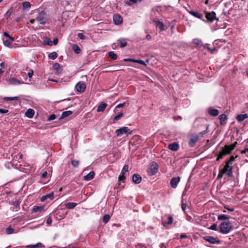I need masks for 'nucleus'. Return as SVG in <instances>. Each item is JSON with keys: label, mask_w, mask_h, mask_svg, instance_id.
<instances>
[{"label": "nucleus", "mask_w": 248, "mask_h": 248, "mask_svg": "<svg viewBox=\"0 0 248 248\" xmlns=\"http://www.w3.org/2000/svg\"><path fill=\"white\" fill-rule=\"evenodd\" d=\"M79 162L78 160L74 159L71 161V164L74 168L78 167L79 165Z\"/></svg>", "instance_id": "nucleus-41"}, {"label": "nucleus", "mask_w": 248, "mask_h": 248, "mask_svg": "<svg viewBox=\"0 0 248 248\" xmlns=\"http://www.w3.org/2000/svg\"><path fill=\"white\" fill-rule=\"evenodd\" d=\"M189 14L194 17H196L200 19H202H202L203 17V15L200 13H199L197 11H191L189 12Z\"/></svg>", "instance_id": "nucleus-21"}, {"label": "nucleus", "mask_w": 248, "mask_h": 248, "mask_svg": "<svg viewBox=\"0 0 248 248\" xmlns=\"http://www.w3.org/2000/svg\"><path fill=\"white\" fill-rule=\"evenodd\" d=\"M57 57L58 55L56 52H51L48 55V58L51 60H55Z\"/></svg>", "instance_id": "nucleus-36"}, {"label": "nucleus", "mask_w": 248, "mask_h": 248, "mask_svg": "<svg viewBox=\"0 0 248 248\" xmlns=\"http://www.w3.org/2000/svg\"><path fill=\"white\" fill-rule=\"evenodd\" d=\"M52 221L51 217H49L47 218V220H46V223H47V224L50 225V224H51Z\"/></svg>", "instance_id": "nucleus-55"}, {"label": "nucleus", "mask_w": 248, "mask_h": 248, "mask_svg": "<svg viewBox=\"0 0 248 248\" xmlns=\"http://www.w3.org/2000/svg\"><path fill=\"white\" fill-rule=\"evenodd\" d=\"M204 48L207 49L210 51L213 52V51H215L216 50V47L214 46L212 48H210L208 46V44H206L204 46Z\"/></svg>", "instance_id": "nucleus-46"}, {"label": "nucleus", "mask_w": 248, "mask_h": 248, "mask_svg": "<svg viewBox=\"0 0 248 248\" xmlns=\"http://www.w3.org/2000/svg\"><path fill=\"white\" fill-rule=\"evenodd\" d=\"M19 99L18 97L15 96L13 97H5L3 98L4 101H12V100H17Z\"/></svg>", "instance_id": "nucleus-40"}, {"label": "nucleus", "mask_w": 248, "mask_h": 248, "mask_svg": "<svg viewBox=\"0 0 248 248\" xmlns=\"http://www.w3.org/2000/svg\"><path fill=\"white\" fill-rule=\"evenodd\" d=\"M155 23L156 27H158L160 29V31H162L165 30V25L163 23V22H162L158 20H155Z\"/></svg>", "instance_id": "nucleus-23"}, {"label": "nucleus", "mask_w": 248, "mask_h": 248, "mask_svg": "<svg viewBox=\"0 0 248 248\" xmlns=\"http://www.w3.org/2000/svg\"><path fill=\"white\" fill-rule=\"evenodd\" d=\"M247 152H248V148H246L243 150L241 151V153L242 154H245V153H246Z\"/></svg>", "instance_id": "nucleus-64"}, {"label": "nucleus", "mask_w": 248, "mask_h": 248, "mask_svg": "<svg viewBox=\"0 0 248 248\" xmlns=\"http://www.w3.org/2000/svg\"><path fill=\"white\" fill-rule=\"evenodd\" d=\"M236 144L237 142H235L231 145H226L222 149L221 151L219 152L217 160L219 161L220 159L222 158L224 156L230 154L235 147Z\"/></svg>", "instance_id": "nucleus-1"}, {"label": "nucleus", "mask_w": 248, "mask_h": 248, "mask_svg": "<svg viewBox=\"0 0 248 248\" xmlns=\"http://www.w3.org/2000/svg\"><path fill=\"white\" fill-rule=\"evenodd\" d=\"M134 62H136V63H140L141 65H146V63L143 60H135L134 59Z\"/></svg>", "instance_id": "nucleus-45"}, {"label": "nucleus", "mask_w": 248, "mask_h": 248, "mask_svg": "<svg viewBox=\"0 0 248 248\" xmlns=\"http://www.w3.org/2000/svg\"><path fill=\"white\" fill-rule=\"evenodd\" d=\"M234 157L233 156H231L230 158V159L228 160L226 163H227L229 164H232V163L234 160Z\"/></svg>", "instance_id": "nucleus-50"}, {"label": "nucleus", "mask_w": 248, "mask_h": 248, "mask_svg": "<svg viewBox=\"0 0 248 248\" xmlns=\"http://www.w3.org/2000/svg\"><path fill=\"white\" fill-rule=\"evenodd\" d=\"M193 43L197 46L202 45V41L198 39H194L193 40Z\"/></svg>", "instance_id": "nucleus-43"}, {"label": "nucleus", "mask_w": 248, "mask_h": 248, "mask_svg": "<svg viewBox=\"0 0 248 248\" xmlns=\"http://www.w3.org/2000/svg\"><path fill=\"white\" fill-rule=\"evenodd\" d=\"M168 221H162V224L164 227H166L167 225L171 224L173 222V217L171 216L168 215Z\"/></svg>", "instance_id": "nucleus-25"}, {"label": "nucleus", "mask_w": 248, "mask_h": 248, "mask_svg": "<svg viewBox=\"0 0 248 248\" xmlns=\"http://www.w3.org/2000/svg\"><path fill=\"white\" fill-rule=\"evenodd\" d=\"M44 211V207L43 206H34L32 209V213L43 212Z\"/></svg>", "instance_id": "nucleus-20"}, {"label": "nucleus", "mask_w": 248, "mask_h": 248, "mask_svg": "<svg viewBox=\"0 0 248 248\" xmlns=\"http://www.w3.org/2000/svg\"><path fill=\"white\" fill-rule=\"evenodd\" d=\"M52 42V45L53 44L54 45H56L58 43V38H55L53 40V42Z\"/></svg>", "instance_id": "nucleus-59"}, {"label": "nucleus", "mask_w": 248, "mask_h": 248, "mask_svg": "<svg viewBox=\"0 0 248 248\" xmlns=\"http://www.w3.org/2000/svg\"><path fill=\"white\" fill-rule=\"evenodd\" d=\"M56 118V115L55 114L50 115L48 118V121H52L54 120Z\"/></svg>", "instance_id": "nucleus-52"}, {"label": "nucleus", "mask_w": 248, "mask_h": 248, "mask_svg": "<svg viewBox=\"0 0 248 248\" xmlns=\"http://www.w3.org/2000/svg\"><path fill=\"white\" fill-rule=\"evenodd\" d=\"M113 21L116 25H120L123 22V18L119 15H114L113 16Z\"/></svg>", "instance_id": "nucleus-13"}, {"label": "nucleus", "mask_w": 248, "mask_h": 248, "mask_svg": "<svg viewBox=\"0 0 248 248\" xmlns=\"http://www.w3.org/2000/svg\"><path fill=\"white\" fill-rule=\"evenodd\" d=\"M199 136L197 135H191L188 142L189 146L193 147L195 146L196 143L199 140Z\"/></svg>", "instance_id": "nucleus-9"}, {"label": "nucleus", "mask_w": 248, "mask_h": 248, "mask_svg": "<svg viewBox=\"0 0 248 248\" xmlns=\"http://www.w3.org/2000/svg\"><path fill=\"white\" fill-rule=\"evenodd\" d=\"M224 174V173H222L221 170H219L217 178L218 179H221L223 177Z\"/></svg>", "instance_id": "nucleus-57"}, {"label": "nucleus", "mask_w": 248, "mask_h": 248, "mask_svg": "<svg viewBox=\"0 0 248 248\" xmlns=\"http://www.w3.org/2000/svg\"><path fill=\"white\" fill-rule=\"evenodd\" d=\"M158 166L155 162H153L147 170L148 175L152 176L155 175L158 170Z\"/></svg>", "instance_id": "nucleus-5"}, {"label": "nucleus", "mask_w": 248, "mask_h": 248, "mask_svg": "<svg viewBox=\"0 0 248 248\" xmlns=\"http://www.w3.org/2000/svg\"><path fill=\"white\" fill-rule=\"evenodd\" d=\"M205 17L207 20L209 22H213L215 20H218L217 18L216 17V14L215 12L212 11L211 12H204Z\"/></svg>", "instance_id": "nucleus-6"}, {"label": "nucleus", "mask_w": 248, "mask_h": 248, "mask_svg": "<svg viewBox=\"0 0 248 248\" xmlns=\"http://www.w3.org/2000/svg\"><path fill=\"white\" fill-rule=\"evenodd\" d=\"M8 112V109L0 108V113H2V114L6 113Z\"/></svg>", "instance_id": "nucleus-56"}, {"label": "nucleus", "mask_w": 248, "mask_h": 248, "mask_svg": "<svg viewBox=\"0 0 248 248\" xmlns=\"http://www.w3.org/2000/svg\"><path fill=\"white\" fill-rule=\"evenodd\" d=\"M141 180L142 178L139 174H134L132 176V181L135 184H140Z\"/></svg>", "instance_id": "nucleus-16"}, {"label": "nucleus", "mask_w": 248, "mask_h": 248, "mask_svg": "<svg viewBox=\"0 0 248 248\" xmlns=\"http://www.w3.org/2000/svg\"><path fill=\"white\" fill-rule=\"evenodd\" d=\"M123 61L124 62H134V59H124Z\"/></svg>", "instance_id": "nucleus-60"}, {"label": "nucleus", "mask_w": 248, "mask_h": 248, "mask_svg": "<svg viewBox=\"0 0 248 248\" xmlns=\"http://www.w3.org/2000/svg\"><path fill=\"white\" fill-rule=\"evenodd\" d=\"M53 68L54 70L56 71V73L57 74H59L62 73V67L60 65V64L58 63H55L53 65Z\"/></svg>", "instance_id": "nucleus-18"}, {"label": "nucleus", "mask_w": 248, "mask_h": 248, "mask_svg": "<svg viewBox=\"0 0 248 248\" xmlns=\"http://www.w3.org/2000/svg\"><path fill=\"white\" fill-rule=\"evenodd\" d=\"M128 168H129L128 165H125L123 168V169L121 171V174H124L125 172H127L128 171Z\"/></svg>", "instance_id": "nucleus-44"}, {"label": "nucleus", "mask_w": 248, "mask_h": 248, "mask_svg": "<svg viewBox=\"0 0 248 248\" xmlns=\"http://www.w3.org/2000/svg\"><path fill=\"white\" fill-rule=\"evenodd\" d=\"M76 88L78 92L83 93L85 90L86 85L83 83L79 82L76 84Z\"/></svg>", "instance_id": "nucleus-12"}, {"label": "nucleus", "mask_w": 248, "mask_h": 248, "mask_svg": "<svg viewBox=\"0 0 248 248\" xmlns=\"http://www.w3.org/2000/svg\"><path fill=\"white\" fill-rule=\"evenodd\" d=\"M72 49L76 54L80 53L81 50L79 47L76 44L73 45Z\"/></svg>", "instance_id": "nucleus-35"}, {"label": "nucleus", "mask_w": 248, "mask_h": 248, "mask_svg": "<svg viewBox=\"0 0 248 248\" xmlns=\"http://www.w3.org/2000/svg\"><path fill=\"white\" fill-rule=\"evenodd\" d=\"M22 219H23V217H18L15 218V219L16 220L18 221H22Z\"/></svg>", "instance_id": "nucleus-62"}, {"label": "nucleus", "mask_w": 248, "mask_h": 248, "mask_svg": "<svg viewBox=\"0 0 248 248\" xmlns=\"http://www.w3.org/2000/svg\"><path fill=\"white\" fill-rule=\"evenodd\" d=\"M31 3L29 1L22 2V6L24 9H29L31 8Z\"/></svg>", "instance_id": "nucleus-38"}, {"label": "nucleus", "mask_w": 248, "mask_h": 248, "mask_svg": "<svg viewBox=\"0 0 248 248\" xmlns=\"http://www.w3.org/2000/svg\"><path fill=\"white\" fill-rule=\"evenodd\" d=\"M72 113H73L72 111L71 110H67V111H64L62 113V114L60 118V119H62L65 117H68L69 116L71 115L72 114Z\"/></svg>", "instance_id": "nucleus-29"}, {"label": "nucleus", "mask_w": 248, "mask_h": 248, "mask_svg": "<svg viewBox=\"0 0 248 248\" xmlns=\"http://www.w3.org/2000/svg\"><path fill=\"white\" fill-rule=\"evenodd\" d=\"M209 229L217 231V225L215 223L213 224L210 227Z\"/></svg>", "instance_id": "nucleus-49"}, {"label": "nucleus", "mask_w": 248, "mask_h": 248, "mask_svg": "<svg viewBox=\"0 0 248 248\" xmlns=\"http://www.w3.org/2000/svg\"><path fill=\"white\" fill-rule=\"evenodd\" d=\"M219 119L220 124L224 125L227 123L228 118L226 115L222 114L219 116Z\"/></svg>", "instance_id": "nucleus-15"}, {"label": "nucleus", "mask_w": 248, "mask_h": 248, "mask_svg": "<svg viewBox=\"0 0 248 248\" xmlns=\"http://www.w3.org/2000/svg\"><path fill=\"white\" fill-rule=\"evenodd\" d=\"M78 36L80 39H84L85 38V35L82 33H78Z\"/></svg>", "instance_id": "nucleus-53"}, {"label": "nucleus", "mask_w": 248, "mask_h": 248, "mask_svg": "<svg viewBox=\"0 0 248 248\" xmlns=\"http://www.w3.org/2000/svg\"><path fill=\"white\" fill-rule=\"evenodd\" d=\"M160 248H167V245L164 243H161L160 245Z\"/></svg>", "instance_id": "nucleus-63"}, {"label": "nucleus", "mask_w": 248, "mask_h": 248, "mask_svg": "<svg viewBox=\"0 0 248 248\" xmlns=\"http://www.w3.org/2000/svg\"><path fill=\"white\" fill-rule=\"evenodd\" d=\"M232 166H230V164L226 163L224 168L221 170L222 173H227L228 176H231L232 175Z\"/></svg>", "instance_id": "nucleus-8"}, {"label": "nucleus", "mask_w": 248, "mask_h": 248, "mask_svg": "<svg viewBox=\"0 0 248 248\" xmlns=\"http://www.w3.org/2000/svg\"><path fill=\"white\" fill-rule=\"evenodd\" d=\"M7 81L11 85H16L21 83V82L19 80L17 79L14 78H10L7 80Z\"/></svg>", "instance_id": "nucleus-19"}, {"label": "nucleus", "mask_w": 248, "mask_h": 248, "mask_svg": "<svg viewBox=\"0 0 248 248\" xmlns=\"http://www.w3.org/2000/svg\"><path fill=\"white\" fill-rule=\"evenodd\" d=\"M54 198L53 192H51L49 194H47L46 195L42 196L41 198L42 202L45 201L47 198H49L50 200H53Z\"/></svg>", "instance_id": "nucleus-24"}, {"label": "nucleus", "mask_w": 248, "mask_h": 248, "mask_svg": "<svg viewBox=\"0 0 248 248\" xmlns=\"http://www.w3.org/2000/svg\"><path fill=\"white\" fill-rule=\"evenodd\" d=\"M125 179V177L124 174H121L119 175L118 180L119 181L124 182Z\"/></svg>", "instance_id": "nucleus-48"}, {"label": "nucleus", "mask_w": 248, "mask_h": 248, "mask_svg": "<svg viewBox=\"0 0 248 248\" xmlns=\"http://www.w3.org/2000/svg\"><path fill=\"white\" fill-rule=\"evenodd\" d=\"M247 118H248V115L247 114H239L236 117V120L238 122H241Z\"/></svg>", "instance_id": "nucleus-27"}, {"label": "nucleus", "mask_w": 248, "mask_h": 248, "mask_svg": "<svg viewBox=\"0 0 248 248\" xmlns=\"http://www.w3.org/2000/svg\"><path fill=\"white\" fill-rule=\"evenodd\" d=\"M16 232L17 231H15L13 228H12L10 226L5 230V233L6 234H11L13 233H16Z\"/></svg>", "instance_id": "nucleus-31"}, {"label": "nucleus", "mask_w": 248, "mask_h": 248, "mask_svg": "<svg viewBox=\"0 0 248 248\" xmlns=\"http://www.w3.org/2000/svg\"><path fill=\"white\" fill-rule=\"evenodd\" d=\"M107 105L105 103H101L99 106L97 108V111L98 112H102L103 111L105 108H106Z\"/></svg>", "instance_id": "nucleus-30"}, {"label": "nucleus", "mask_w": 248, "mask_h": 248, "mask_svg": "<svg viewBox=\"0 0 248 248\" xmlns=\"http://www.w3.org/2000/svg\"><path fill=\"white\" fill-rule=\"evenodd\" d=\"M108 55L112 60H116L117 58V55L113 51H110L108 53Z\"/></svg>", "instance_id": "nucleus-37"}, {"label": "nucleus", "mask_w": 248, "mask_h": 248, "mask_svg": "<svg viewBox=\"0 0 248 248\" xmlns=\"http://www.w3.org/2000/svg\"><path fill=\"white\" fill-rule=\"evenodd\" d=\"M94 172L93 171H90L87 175L84 176V180L85 181L91 180L94 178Z\"/></svg>", "instance_id": "nucleus-22"}, {"label": "nucleus", "mask_w": 248, "mask_h": 248, "mask_svg": "<svg viewBox=\"0 0 248 248\" xmlns=\"http://www.w3.org/2000/svg\"><path fill=\"white\" fill-rule=\"evenodd\" d=\"M123 116V113H120L119 114H118L117 115H116V116L114 117V121H118V120H119L121 117H122Z\"/></svg>", "instance_id": "nucleus-47"}, {"label": "nucleus", "mask_w": 248, "mask_h": 248, "mask_svg": "<svg viewBox=\"0 0 248 248\" xmlns=\"http://www.w3.org/2000/svg\"><path fill=\"white\" fill-rule=\"evenodd\" d=\"M12 43V42H10V40H9V39L3 40L4 45L6 46L11 47V45Z\"/></svg>", "instance_id": "nucleus-42"}, {"label": "nucleus", "mask_w": 248, "mask_h": 248, "mask_svg": "<svg viewBox=\"0 0 248 248\" xmlns=\"http://www.w3.org/2000/svg\"><path fill=\"white\" fill-rule=\"evenodd\" d=\"M231 217L226 215H219L217 217V219L219 220H229Z\"/></svg>", "instance_id": "nucleus-34"}, {"label": "nucleus", "mask_w": 248, "mask_h": 248, "mask_svg": "<svg viewBox=\"0 0 248 248\" xmlns=\"http://www.w3.org/2000/svg\"><path fill=\"white\" fill-rule=\"evenodd\" d=\"M186 204L185 203H182V209L185 213H186Z\"/></svg>", "instance_id": "nucleus-54"}, {"label": "nucleus", "mask_w": 248, "mask_h": 248, "mask_svg": "<svg viewBox=\"0 0 248 248\" xmlns=\"http://www.w3.org/2000/svg\"><path fill=\"white\" fill-rule=\"evenodd\" d=\"M36 19L40 24L44 25L47 22L48 16L45 11H42L39 13Z\"/></svg>", "instance_id": "nucleus-3"}, {"label": "nucleus", "mask_w": 248, "mask_h": 248, "mask_svg": "<svg viewBox=\"0 0 248 248\" xmlns=\"http://www.w3.org/2000/svg\"><path fill=\"white\" fill-rule=\"evenodd\" d=\"M168 148L172 151H177L179 148V145L176 142H173L168 145Z\"/></svg>", "instance_id": "nucleus-17"}, {"label": "nucleus", "mask_w": 248, "mask_h": 248, "mask_svg": "<svg viewBox=\"0 0 248 248\" xmlns=\"http://www.w3.org/2000/svg\"><path fill=\"white\" fill-rule=\"evenodd\" d=\"M208 113L210 115L216 117L219 114V111L217 109L210 108L208 109Z\"/></svg>", "instance_id": "nucleus-14"}, {"label": "nucleus", "mask_w": 248, "mask_h": 248, "mask_svg": "<svg viewBox=\"0 0 248 248\" xmlns=\"http://www.w3.org/2000/svg\"><path fill=\"white\" fill-rule=\"evenodd\" d=\"M224 208L226 209L228 211L230 212H233L234 211V208L233 207H229L228 206H224Z\"/></svg>", "instance_id": "nucleus-51"}, {"label": "nucleus", "mask_w": 248, "mask_h": 248, "mask_svg": "<svg viewBox=\"0 0 248 248\" xmlns=\"http://www.w3.org/2000/svg\"><path fill=\"white\" fill-rule=\"evenodd\" d=\"M33 70H31V72L28 73L27 76H28L29 78H31V77L33 75Z\"/></svg>", "instance_id": "nucleus-61"}, {"label": "nucleus", "mask_w": 248, "mask_h": 248, "mask_svg": "<svg viewBox=\"0 0 248 248\" xmlns=\"http://www.w3.org/2000/svg\"><path fill=\"white\" fill-rule=\"evenodd\" d=\"M110 216L109 215H108V214L105 215L103 217V223L105 224H106L109 221V220L110 219Z\"/></svg>", "instance_id": "nucleus-39"}, {"label": "nucleus", "mask_w": 248, "mask_h": 248, "mask_svg": "<svg viewBox=\"0 0 248 248\" xmlns=\"http://www.w3.org/2000/svg\"><path fill=\"white\" fill-rule=\"evenodd\" d=\"M203 239L209 242L210 243L212 244H221V240L219 239H217L216 238L211 236H205L203 237Z\"/></svg>", "instance_id": "nucleus-7"}, {"label": "nucleus", "mask_w": 248, "mask_h": 248, "mask_svg": "<svg viewBox=\"0 0 248 248\" xmlns=\"http://www.w3.org/2000/svg\"><path fill=\"white\" fill-rule=\"evenodd\" d=\"M34 114V111L31 108L28 109L25 112V116L29 118L33 117Z\"/></svg>", "instance_id": "nucleus-26"}, {"label": "nucleus", "mask_w": 248, "mask_h": 248, "mask_svg": "<svg viewBox=\"0 0 248 248\" xmlns=\"http://www.w3.org/2000/svg\"><path fill=\"white\" fill-rule=\"evenodd\" d=\"M11 204L13 205L10 208L12 211L17 212L20 210V202L18 200L11 202Z\"/></svg>", "instance_id": "nucleus-10"}, {"label": "nucleus", "mask_w": 248, "mask_h": 248, "mask_svg": "<svg viewBox=\"0 0 248 248\" xmlns=\"http://www.w3.org/2000/svg\"><path fill=\"white\" fill-rule=\"evenodd\" d=\"M180 181V177L179 176L172 178L170 181L171 187L173 188H176Z\"/></svg>", "instance_id": "nucleus-11"}, {"label": "nucleus", "mask_w": 248, "mask_h": 248, "mask_svg": "<svg viewBox=\"0 0 248 248\" xmlns=\"http://www.w3.org/2000/svg\"><path fill=\"white\" fill-rule=\"evenodd\" d=\"M43 247V245L41 243H38L34 245H29L26 246L27 248H42Z\"/></svg>", "instance_id": "nucleus-33"}, {"label": "nucleus", "mask_w": 248, "mask_h": 248, "mask_svg": "<svg viewBox=\"0 0 248 248\" xmlns=\"http://www.w3.org/2000/svg\"><path fill=\"white\" fill-rule=\"evenodd\" d=\"M118 42L119 43V44L120 45L121 47H124L126 46L127 45V43L125 39L124 38L119 39V40H118Z\"/></svg>", "instance_id": "nucleus-28"}, {"label": "nucleus", "mask_w": 248, "mask_h": 248, "mask_svg": "<svg viewBox=\"0 0 248 248\" xmlns=\"http://www.w3.org/2000/svg\"><path fill=\"white\" fill-rule=\"evenodd\" d=\"M232 226L229 222H223L219 225V232L222 234H227L231 230Z\"/></svg>", "instance_id": "nucleus-2"}, {"label": "nucleus", "mask_w": 248, "mask_h": 248, "mask_svg": "<svg viewBox=\"0 0 248 248\" xmlns=\"http://www.w3.org/2000/svg\"><path fill=\"white\" fill-rule=\"evenodd\" d=\"M115 133L117 137H120L123 134H126L127 136L132 135L133 131L128 127L124 126L116 130Z\"/></svg>", "instance_id": "nucleus-4"}, {"label": "nucleus", "mask_w": 248, "mask_h": 248, "mask_svg": "<svg viewBox=\"0 0 248 248\" xmlns=\"http://www.w3.org/2000/svg\"><path fill=\"white\" fill-rule=\"evenodd\" d=\"M47 171H45V172H44L42 173V175H41V177H42V178H45L47 176Z\"/></svg>", "instance_id": "nucleus-58"}, {"label": "nucleus", "mask_w": 248, "mask_h": 248, "mask_svg": "<svg viewBox=\"0 0 248 248\" xmlns=\"http://www.w3.org/2000/svg\"><path fill=\"white\" fill-rule=\"evenodd\" d=\"M77 204L75 202H68L65 204V207L68 209L74 208Z\"/></svg>", "instance_id": "nucleus-32"}]
</instances>
